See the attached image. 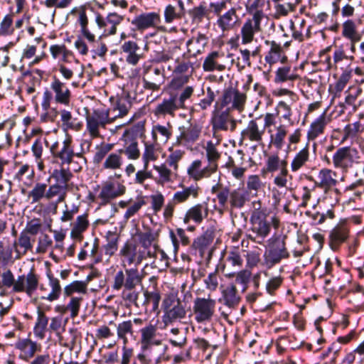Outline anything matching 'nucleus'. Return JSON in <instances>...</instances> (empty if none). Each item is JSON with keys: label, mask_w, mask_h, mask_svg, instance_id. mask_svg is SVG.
I'll return each mask as SVG.
<instances>
[{"label": "nucleus", "mask_w": 364, "mask_h": 364, "mask_svg": "<svg viewBox=\"0 0 364 364\" xmlns=\"http://www.w3.org/2000/svg\"><path fill=\"white\" fill-rule=\"evenodd\" d=\"M161 22V16L156 12L141 13L136 15L131 21L135 30L143 32L151 28H157L159 31H165V27L159 26Z\"/></svg>", "instance_id": "dca6fc26"}, {"label": "nucleus", "mask_w": 364, "mask_h": 364, "mask_svg": "<svg viewBox=\"0 0 364 364\" xmlns=\"http://www.w3.org/2000/svg\"><path fill=\"white\" fill-rule=\"evenodd\" d=\"M47 192L48 200H51L56 198L55 203V207L56 208L58 203H60L65 200L68 190L63 188L62 186L53 183L49 186H47Z\"/></svg>", "instance_id": "5fc2aeb1"}, {"label": "nucleus", "mask_w": 364, "mask_h": 364, "mask_svg": "<svg viewBox=\"0 0 364 364\" xmlns=\"http://www.w3.org/2000/svg\"><path fill=\"white\" fill-rule=\"evenodd\" d=\"M143 87L146 90L157 91L165 82L164 69L157 66H148L143 71Z\"/></svg>", "instance_id": "2eb2a0df"}, {"label": "nucleus", "mask_w": 364, "mask_h": 364, "mask_svg": "<svg viewBox=\"0 0 364 364\" xmlns=\"http://www.w3.org/2000/svg\"><path fill=\"white\" fill-rule=\"evenodd\" d=\"M282 168H287V161L281 159L278 154H273L267 156L265 161L264 171L274 173L281 171Z\"/></svg>", "instance_id": "49530a36"}, {"label": "nucleus", "mask_w": 364, "mask_h": 364, "mask_svg": "<svg viewBox=\"0 0 364 364\" xmlns=\"http://www.w3.org/2000/svg\"><path fill=\"white\" fill-rule=\"evenodd\" d=\"M223 58H231V63L234 61V55L229 53L225 55L224 53L219 51H213L210 53L205 58L203 63V68L206 72H212L213 70L223 71V66L218 63V60Z\"/></svg>", "instance_id": "473e14b6"}, {"label": "nucleus", "mask_w": 364, "mask_h": 364, "mask_svg": "<svg viewBox=\"0 0 364 364\" xmlns=\"http://www.w3.org/2000/svg\"><path fill=\"white\" fill-rule=\"evenodd\" d=\"M124 268V272L119 270L114 274L112 284L113 290L119 291L123 287L136 289V287L142 282L144 276L136 267Z\"/></svg>", "instance_id": "6e6552de"}, {"label": "nucleus", "mask_w": 364, "mask_h": 364, "mask_svg": "<svg viewBox=\"0 0 364 364\" xmlns=\"http://www.w3.org/2000/svg\"><path fill=\"white\" fill-rule=\"evenodd\" d=\"M141 252L138 245L133 240H127L121 246L119 251L121 264L123 267L134 264L135 267L139 265L143 260L146 259Z\"/></svg>", "instance_id": "9b49d317"}, {"label": "nucleus", "mask_w": 364, "mask_h": 364, "mask_svg": "<svg viewBox=\"0 0 364 364\" xmlns=\"http://www.w3.org/2000/svg\"><path fill=\"white\" fill-rule=\"evenodd\" d=\"M28 197L31 199V203L40 202L42 199L48 200L47 184L46 183H36L31 191L28 193Z\"/></svg>", "instance_id": "6e6d98bb"}, {"label": "nucleus", "mask_w": 364, "mask_h": 364, "mask_svg": "<svg viewBox=\"0 0 364 364\" xmlns=\"http://www.w3.org/2000/svg\"><path fill=\"white\" fill-rule=\"evenodd\" d=\"M250 222L252 232L250 238L258 244H262L272 230L266 212L260 209L255 210L251 214Z\"/></svg>", "instance_id": "423d86ee"}, {"label": "nucleus", "mask_w": 364, "mask_h": 364, "mask_svg": "<svg viewBox=\"0 0 364 364\" xmlns=\"http://www.w3.org/2000/svg\"><path fill=\"white\" fill-rule=\"evenodd\" d=\"M264 44L269 47L264 55V61L269 65V68L278 63H285L287 62L288 57L280 43L274 41L266 40Z\"/></svg>", "instance_id": "412c9836"}, {"label": "nucleus", "mask_w": 364, "mask_h": 364, "mask_svg": "<svg viewBox=\"0 0 364 364\" xmlns=\"http://www.w3.org/2000/svg\"><path fill=\"white\" fill-rule=\"evenodd\" d=\"M249 200L248 192L243 188H237L230 191V205L232 209L242 208Z\"/></svg>", "instance_id": "09e8293b"}, {"label": "nucleus", "mask_w": 364, "mask_h": 364, "mask_svg": "<svg viewBox=\"0 0 364 364\" xmlns=\"http://www.w3.org/2000/svg\"><path fill=\"white\" fill-rule=\"evenodd\" d=\"M134 324L141 326L143 320L140 318H134L133 320L123 321L117 325V336L119 340H122L124 345H127L129 338L134 337Z\"/></svg>", "instance_id": "cd10ccee"}, {"label": "nucleus", "mask_w": 364, "mask_h": 364, "mask_svg": "<svg viewBox=\"0 0 364 364\" xmlns=\"http://www.w3.org/2000/svg\"><path fill=\"white\" fill-rule=\"evenodd\" d=\"M144 149L142 154V161L145 168H148L150 161H156L159 156V146L156 142L144 141Z\"/></svg>", "instance_id": "a18cd8bd"}, {"label": "nucleus", "mask_w": 364, "mask_h": 364, "mask_svg": "<svg viewBox=\"0 0 364 364\" xmlns=\"http://www.w3.org/2000/svg\"><path fill=\"white\" fill-rule=\"evenodd\" d=\"M50 90H46L43 94L41 107L44 111H48L50 107L51 100L56 104L68 106L71 102L72 94L68 85L55 75L53 76L50 83Z\"/></svg>", "instance_id": "7ed1b4c3"}, {"label": "nucleus", "mask_w": 364, "mask_h": 364, "mask_svg": "<svg viewBox=\"0 0 364 364\" xmlns=\"http://www.w3.org/2000/svg\"><path fill=\"white\" fill-rule=\"evenodd\" d=\"M72 229L70 235L73 238H78L81 236L82 233L85 232L88 226L89 221L87 220V215L83 214L77 217L76 220L71 224Z\"/></svg>", "instance_id": "052dcab7"}, {"label": "nucleus", "mask_w": 364, "mask_h": 364, "mask_svg": "<svg viewBox=\"0 0 364 364\" xmlns=\"http://www.w3.org/2000/svg\"><path fill=\"white\" fill-rule=\"evenodd\" d=\"M275 71L274 81L275 83L293 82L299 78L297 68L290 63H282Z\"/></svg>", "instance_id": "2f4dec72"}, {"label": "nucleus", "mask_w": 364, "mask_h": 364, "mask_svg": "<svg viewBox=\"0 0 364 364\" xmlns=\"http://www.w3.org/2000/svg\"><path fill=\"white\" fill-rule=\"evenodd\" d=\"M88 17L85 10H81L77 14L76 23L80 27V32L83 38L86 39L89 43L96 42V36L88 28Z\"/></svg>", "instance_id": "37998d69"}, {"label": "nucleus", "mask_w": 364, "mask_h": 364, "mask_svg": "<svg viewBox=\"0 0 364 364\" xmlns=\"http://www.w3.org/2000/svg\"><path fill=\"white\" fill-rule=\"evenodd\" d=\"M286 238L285 235L274 234L267 240L263 254V265L266 268L271 269L283 259L289 258Z\"/></svg>", "instance_id": "f03ea898"}, {"label": "nucleus", "mask_w": 364, "mask_h": 364, "mask_svg": "<svg viewBox=\"0 0 364 364\" xmlns=\"http://www.w3.org/2000/svg\"><path fill=\"white\" fill-rule=\"evenodd\" d=\"M34 239H31V236L26 232H20L18 238L15 240L13 247L16 253L15 259H18L28 252H32L33 248Z\"/></svg>", "instance_id": "f704fd0d"}, {"label": "nucleus", "mask_w": 364, "mask_h": 364, "mask_svg": "<svg viewBox=\"0 0 364 364\" xmlns=\"http://www.w3.org/2000/svg\"><path fill=\"white\" fill-rule=\"evenodd\" d=\"M50 151L54 158L60 161L61 166L70 165L74 162V159H78L77 164L78 166L74 169L77 172L82 168V164H85L86 159L81 153H75L71 144V139H65L60 145L58 142H55L50 147Z\"/></svg>", "instance_id": "39448f33"}, {"label": "nucleus", "mask_w": 364, "mask_h": 364, "mask_svg": "<svg viewBox=\"0 0 364 364\" xmlns=\"http://www.w3.org/2000/svg\"><path fill=\"white\" fill-rule=\"evenodd\" d=\"M205 154L208 161V166L210 169L216 172L218 169V161L220 158V153L218 151L215 144L208 141L206 144Z\"/></svg>", "instance_id": "864d4df0"}, {"label": "nucleus", "mask_w": 364, "mask_h": 364, "mask_svg": "<svg viewBox=\"0 0 364 364\" xmlns=\"http://www.w3.org/2000/svg\"><path fill=\"white\" fill-rule=\"evenodd\" d=\"M287 132V127L284 124L275 127V133L270 135V142L274 147L279 150L282 149Z\"/></svg>", "instance_id": "bf43d9fd"}, {"label": "nucleus", "mask_w": 364, "mask_h": 364, "mask_svg": "<svg viewBox=\"0 0 364 364\" xmlns=\"http://www.w3.org/2000/svg\"><path fill=\"white\" fill-rule=\"evenodd\" d=\"M120 140L123 142V148L119 149L120 154L122 156L124 154L129 160L138 159L140 156V150L137 139L122 136Z\"/></svg>", "instance_id": "ea45409f"}, {"label": "nucleus", "mask_w": 364, "mask_h": 364, "mask_svg": "<svg viewBox=\"0 0 364 364\" xmlns=\"http://www.w3.org/2000/svg\"><path fill=\"white\" fill-rule=\"evenodd\" d=\"M124 16L116 12L109 13L106 18H104L100 13L95 14V23L100 28H105L108 25L110 26L105 30L106 34L109 36L115 35L117 28L124 20Z\"/></svg>", "instance_id": "5701e85b"}, {"label": "nucleus", "mask_w": 364, "mask_h": 364, "mask_svg": "<svg viewBox=\"0 0 364 364\" xmlns=\"http://www.w3.org/2000/svg\"><path fill=\"white\" fill-rule=\"evenodd\" d=\"M264 134V127H262L257 123V119L250 120L245 129L241 132L243 140H249L252 142L260 144Z\"/></svg>", "instance_id": "72a5a7b5"}, {"label": "nucleus", "mask_w": 364, "mask_h": 364, "mask_svg": "<svg viewBox=\"0 0 364 364\" xmlns=\"http://www.w3.org/2000/svg\"><path fill=\"white\" fill-rule=\"evenodd\" d=\"M202 127L197 122H188L178 127V134L176 144L188 149H192L193 146L199 140Z\"/></svg>", "instance_id": "9d476101"}, {"label": "nucleus", "mask_w": 364, "mask_h": 364, "mask_svg": "<svg viewBox=\"0 0 364 364\" xmlns=\"http://www.w3.org/2000/svg\"><path fill=\"white\" fill-rule=\"evenodd\" d=\"M126 192L125 186L117 181L108 180L103 183L98 198L102 204H107Z\"/></svg>", "instance_id": "6ab92c4d"}, {"label": "nucleus", "mask_w": 364, "mask_h": 364, "mask_svg": "<svg viewBox=\"0 0 364 364\" xmlns=\"http://www.w3.org/2000/svg\"><path fill=\"white\" fill-rule=\"evenodd\" d=\"M209 213V204L207 202L196 203L186 210L183 218V222L184 224L193 222L196 225H200L208 218Z\"/></svg>", "instance_id": "aec40b11"}, {"label": "nucleus", "mask_w": 364, "mask_h": 364, "mask_svg": "<svg viewBox=\"0 0 364 364\" xmlns=\"http://www.w3.org/2000/svg\"><path fill=\"white\" fill-rule=\"evenodd\" d=\"M264 4L265 0H248L245 7L250 16L244 21L239 35L242 45L252 43L255 35L262 31V22L266 18Z\"/></svg>", "instance_id": "f257e3e1"}, {"label": "nucleus", "mask_w": 364, "mask_h": 364, "mask_svg": "<svg viewBox=\"0 0 364 364\" xmlns=\"http://www.w3.org/2000/svg\"><path fill=\"white\" fill-rule=\"evenodd\" d=\"M124 164L123 156L119 150L107 155L102 163V168L109 171H117L122 168Z\"/></svg>", "instance_id": "603ef678"}, {"label": "nucleus", "mask_w": 364, "mask_h": 364, "mask_svg": "<svg viewBox=\"0 0 364 364\" xmlns=\"http://www.w3.org/2000/svg\"><path fill=\"white\" fill-rule=\"evenodd\" d=\"M218 91H215L212 87H207L205 90V93L198 103L196 105V107L199 108L200 110L204 111L210 108L215 101L216 97V94Z\"/></svg>", "instance_id": "69168bd1"}, {"label": "nucleus", "mask_w": 364, "mask_h": 364, "mask_svg": "<svg viewBox=\"0 0 364 364\" xmlns=\"http://www.w3.org/2000/svg\"><path fill=\"white\" fill-rule=\"evenodd\" d=\"M47 277L48 279V285L51 288V291L47 296H43L42 299L49 301H53L60 298L62 287L60 284L59 279L54 277L51 273H48Z\"/></svg>", "instance_id": "4d7b16f0"}, {"label": "nucleus", "mask_w": 364, "mask_h": 364, "mask_svg": "<svg viewBox=\"0 0 364 364\" xmlns=\"http://www.w3.org/2000/svg\"><path fill=\"white\" fill-rule=\"evenodd\" d=\"M132 108V102L127 97H119L112 102L110 108L107 109L112 122L117 118L126 116Z\"/></svg>", "instance_id": "c756f323"}, {"label": "nucleus", "mask_w": 364, "mask_h": 364, "mask_svg": "<svg viewBox=\"0 0 364 364\" xmlns=\"http://www.w3.org/2000/svg\"><path fill=\"white\" fill-rule=\"evenodd\" d=\"M309 146L306 144L305 147L299 150L292 159L290 164L291 171L297 172L301 168L306 166L309 161Z\"/></svg>", "instance_id": "c03bdc74"}, {"label": "nucleus", "mask_w": 364, "mask_h": 364, "mask_svg": "<svg viewBox=\"0 0 364 364\" xmlns=\"http://www.w3.org/2000/svg\"><path fill=\"white\" fill-rule=\"evenodd\" d=\"M213 130L234 132L237 126V120L230 114L228 109L215 110L211 118Z\"/></svg>", "instance_id": "f3484780"}, {"label": "nucleus", "mask_w": 364, "mask_h": 364, "mask_svg": "<svg viewBox=\"0 0 364 364\" xmlns=\"http://www.w3.org/2000/svg\"><path fill=\"white\" fill-rule=\"evenodd\" d=\"M122 53L124 54L126 62L129 65H136L143 58L141 48L136 41H126L120 46Z\"/></svg>", "instance_id": "7c9ffc66"}, {"label": "nucleus", "mask_w": 364, "mask_h": 364, "mask_svg": "<svg viewBox=\"0 0 364 364\" xmlns=\"http://www.w3.org/2000/svg\"><path fill=\"white\" fill-rule=\"evenodd\" d=\"M48 323V318L40 308L38 309L37 318L33 328V334L38 339L46 337V332Z\"/></svg>", "instance_id": "3c124183"}, {"label": "nucleus", "mask_w": 364, "mask_h": 364, "mask_svg": "<svg viewBox=\"0 0 364 364\" xmlns=\"http://www.w3.org/2000/svg\"><path fill=\"white\" fill-rule=\"evenodd\" d=\"M240 299L236 287L230 284L222 289L219 301L229 308H235L239 304Z\"/></svg>", "instance_id": "58836bf2"}, {"label": "nucleus", "mask_w": 364, "mask_h": 364, "mask_svg": "<svg viewBox=\"0 0 364 364\" xmlns=\"http://www.w3.org/2000/svg\"><path fill=\"white\" fill-rule=\"evenodd\" d=\"M73 175L69 168H55L51 173L50 178L54 180V183L62 186L63 188L70 190L69 182Z\"/></svg>", "instance_id": "79ce46f5"}, {"label": "nucleus", "mask_w": 364, "mask_h": 364, "mask_svg": "<svg viewBox=\"0 0 364 364\" xmlns=\"http://www.w3.org/2000/svg\"><path fill=\"white\" fill-rule=\"evenodd\" d=\"M139 333L141 350L150 352L151 350H156L162 346L161 335L156 324L149 322L140 328Z\"/></svg>", "instance_id": "1a4fd4ad"}, {"label": "nucleus", "mask_w": 364, "mask_h": 364, "mask_svg": "<svg viewBox=\"0 0 364 364\" xmlns=\"http://www.w3.org/2000/svg\"><path fill=\"white\" fill-rule=\"evenodd\" d=\"M349 223L346 220H341L329 233V245L336 251L345 242L349 236Z\"/></svg>", "instance_id": "4be33fe9"}, {"label": "nucleus", "mask_w": 364, "mask_h": 364, "mask_svg": "<svg viewBox=\"0 0 364 364\" xmlns=\"http://www.w3.org/2000/svg\"><path fill=\"white\" fill-rule=\"evenodd\" d=\"M342 36L350 41H359L360 35L357 31L355 21L351 19L345 21L342 24Z\"/></svg>", "instance_id": "13d9d810"}, {"label": "nucleus", "mask_w": 364, "mask_h": 364, "mask_svg": "<svg viewBox=\"0 0 364 364\" xmlns=\"http://www.w3.org/2000/svg\"><path fill=\"white\" fill-rule=\"evenodd\" d=\"M15 348L19 350V359L28 361L36 356V353L41 351V345L30 338H22L15 343Z\"/></svg>", "instance_id": "b1692460"}, {"label": "nucleus", "mask_w": 364, "mask_h": 364, "mask_svg": "<svg viewBox=\"0 0 364 364\" xmlns=\"http://www.w3.org/2000/svg\"><path fill=\"white\" fill-rule=\"evenodd\" d=\"M167 166L166 163L154 165V169L158 173V178L156 179L158 184L164 185L172 181L173 173Z\"/></svg>", "instance_id": "680f3d73"}, {"label": "nucleus", "mask_w": 364, "mask_h": 364, "mask_svg": "<svg viewBox=\"0 0 364 364\" xmlns=\"http://www.w3.org/2000/svg\"><path fill=\"white\" fill-rule=\"evenodd\" d=\"M59 114L60 116L61 127L64 131H78L82 128V122L77 115H75L71 112L65 109H60Z\"/></svg>", "instance_id": "4c0bfd02"}, {"label": "nucleus", "mask_w": 364, "mask_h": 364, "mask_svg": "<svg viewBox=\"0 0 364 364\" xmlns=\"http://www.w3.org/2000/svg\"><path fill=\"white\" fill-rule=\"evenodd\" d=\"M180 109L181 107L176 100V95L171 93L168 97H164L161 102L156 105L153 113L158 117H164L167 115L173 117L176 112Z\"/></svg>", "instance_id": "393cba45"}, {"label": "nucleus", "mask_w": 364, "mask_h": 364, "mask_svg": "<svg viewBox=\"0 0 364 364\" xmlns=\"http://www.w3.org/2000/svg\"><path fill=\"white\" fill-rule=\"evenodd\" d=\"M136 235L140 245L138 248L141 252L144 253V256L146 259L156 258L157 246L156 245H152L154 240V234L149 230L144 232H137Z\"/></svg>", "instance_id": "bb28decb"}, {"label": "nucleus", "mask_w": 364, "mask_h": 364, "mask_svg": "<svg viewBox=\"0 0 364 364\" xmlns=\"http://www.w3.org/2000/svg\"><path fill=\"white\" fill-rule=\"evenodd\" d=\"M358 158V151L355 149L344 146L336 150L332 157V161L335 168L346 173L357 162Z\"/></svg>", "instance_id": "ddd939ff"}, {"label": "nucleus", "mask_w": 364, "mask_h": 364, "mask_svg": "<svg viewBox=\"0 0 364 364\" xmlns=\"http://www.w3.org/2000/svg\"><path fill=\"white\" fill-rule=\"evenodd\" d=\"M244 253L245 251L242 250H240L239 248H233L228 252L226 257V262L232 267L240 269L242 267L243 264V258L242 255Z\"/></svg>", "instance_id": "338daca9"}, {"label": "nucleus", "mask_w": 364, "mask_h": 364, "mask_svg": "<svg viewBox=\"0 0 364 364\" xmlns=\"http://www.w3.org/2000/svg\"><path fill=\"white\" fill-rule=\"evenodd\" d=\"M171 125L167 123L166 125L156 124L151 130L152 139L154 142L157 141V134H160L162 140L167 141L172 134Z\"/></svg>", "instance_id": "e2e57ef3"}, {"label": "nucleus", "mask_w": 364, "mask_h": 364, "mask_svg": "<svg viewBox=\"0 0 364 364\" xmlns=\"http://www.w3.org/2000/svg\"><path fill=\"white\" fill-rule=\"evenodd\" d=\"M181 190L176 191L172 197L174 203L181 204L188 201L190 198L193 199L198 198L199 196L200 188L197 184H192L189 186L181 185Z\"/></svg>", "instance_id": "c9c22d12"}, {"label": "nucleus", "mask_w": 364, "mask_h": 364, "mask_svg": "<svg viewBox=\"0 0 364 364\" xmlns=\"http://www.w3.org/2000/svg\"><path fill=\"white\" fill-rule=\"evenodd\" d=\"M207 44V38L204 35L199 34L186 42L187 50L190 55L196 57L201 53Z\"/></svg>", "instance_id": "de8ad7c7"}, {"label": "nucleus", "mask_w": 364, "mask_h": 364, "mask_svg": "<svg viewBox=\"0 0 364 364\" xmlns=\"http://www.w3.org/2000/svg\"><path fill=\"white\" fill-rule=\"evenodd\" d=\"M193 309L198 323L209 322L215 314L216 301L210 296L197 297L194 299Z\"/></svg>", "instance_id": "f8f14e48"}, {"label": "nucleus", "mask_w": 364, "mask_h": 364, "mask_svg": "<svg viewBox=\"0 0 364 364\" xmlns=\"http://www.w3.org/2000/svg\"><path fill=\"white\" fill-rule=\"evenodd\" d=\"M163 310L162 322L168 326L180 321L186 316V304L181 301L176 293L166 294L161 304Z\"/></svg>", "instance_id": "20e7f679"}, {"label": "nucleus", "mask_w": 364, "mask_h": 364, "mask_svg": "<svg viewBox=\"0 0 364 364\" xmlns=\"http://www.w3.org/2000/svg\"><path fill=\"white\" fill-rule=\"evenodd\" d=\"M106 244L102 248L105 255L109 257L113 256L118 250L119 235L115 231L109 230L105 235Z\"/></svg>", "instance_id": "8fccbe9b"}, {"label": "nucleus", "mask_w": 364, "mask_h": 364, "mask_svg": "<svg viewBox=\"0 0 364 364\" xmlns=\"http://www.w3.org/2000/svg\"><path fill=\"white\" fill-rule=\"evenodd\" d=\"M213 242V237L210 234H205L198 237L193 242V247L203 255Z\"/></svg>", "instance_id": "774afa93"}, {"label": "nucleus", "mask_w": 364, "mask_h": 364, "mask_svg": "<svg viewBox=\"0 0 364 364\" xmlns=\"http://www.w3.org/2000/svg\"><path fill=\"white\" fill-rule=\"evenodd\" d=\"M99 239L95 237L92 243L85 242V247H87L88 257L93 264H97L102 262V255L99 252Z\"/></svg>", "instance_id": "0e129e2a"}, {"label": "nucleus", "mask_w": 364, "mask_h": 364, "mask_svg": "<svg viewBox=\"0 0 364 364\" xmlns=\"http://www.w3.org/2000/svg\"><path fill=\"white\" fill-rule=\"evenodd\" d=\"M336 177V171L328 168H323L319 170L316 180L314 181V184L316 187L327 193L338 184Z\"/></svg>", "instance_id": "a878e982"}, {"label": "nucleus", "mask_w": 364, "mask_h": 364, "mask_svg": "<svg viewBox=\"0 0 364 364\" xmlns=\"http://www.w3.org/2000/svg\"><path fill=\"white\" fill-rule=\"evenodd\" d=\"M112 123L109 112L106 109H95L86 116V128L92 138L98 137L100 129H105Z\"/></svg>", "instance_id": "0eeeda50"}, {"label": "nucleus", "mask_w": 364, "mask_h": 364, "mask_svg": "<svg viewBox=\"0 0 364 364\" xmlns=\"http://www.w3.org/2000/svg\"><path fill=\"white\" fill-rule=\"evenodd\" d=\"M239 19L237 9L235 7H231L219 16L216 21V26L223 33L228 32L237 25Z\"/></svg>", "instance_id": "c85d7f7f"}, {"label": "nucleus", "mask_w": 364, "mask_h": 364, "mask_svg": "<svg viewBox=\"0 0 364 364\" xmlns=\"http://www.w3.org/2000/svg\"><path fill=\"white\" fill-rule=\"evenodd\" d=\"M330 122L326 112H323L318 117L314 119L308 130L307 138L309 140H315L324 132L326 126Z\"/></svg>", "instance_id": "a19ab883"}, {"label": "nucleus", "mask_w": 364, "mask_h": 364, "mask_svg": "<svg viewBox=\"0 0 364 364\" xmlns=\"http://www.w3.org/2000/svg\"><path fill=\"white\" fill-rule=\"evenodd\" d=\"M247 96L232 87L224 90L220 98V106L226 107L229 112L232 109L242 112L244 109Z\"/></svg>", "instance_id": "4468645a"}, {"label": "nucleus", "mask_w": 364, "mask_h": 364, "mask_svg": "<svg viewBox=\"0 0 364 364\" xmlns=\"http://www.w3.org/2000/svg\"><path fill=\"white\" fill-rule=\"evenodd\" d=\"M214 173L215 172L210 169L208 165L203 167L202 161L199 159L193 161L187 168L188 176L194 181L208 178Z\"/></svg>", "instance_id": "e433bc0d"}, {"label": "nucleus", "mask_w": 364, "mask_h": 364, "mask_svg": "<svg viewBox=\"0 0 364 364\" xmlns=\"http://www.w3.org/2000/svg\"><path fill=\"white\" fill-rule=\"evenodd\" d=\"M39 283V277L33 271H30L27 274L19 275L14 287V293H26L28 296H31L37 290Z\"/></svg>", "instance_id": "a211bd4d"}]
</instances>
